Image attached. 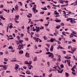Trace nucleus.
<instances>
[{"label": "nucleus", "instance_id": "nucleus-19", "mask_svg": "<svg viewBox=\"0 0 77 77\" xmlns=\"http://www.w3.org/2000/svg\"><path fill=\"white\" fill-rule=\"evenodd\" d=\"M50 42H54L53 38H51L50 39Z\"/></svg>", "mask_w": 77, "mask_h": 77}, {"label": "nucleus", "instance_id": "nucleus-2", "mask_svg": "<svg viewBox=\"0 0 77 77\" xmlns=\"http://www.w3.org/2000/svg\"><path fill=\"white\" fill-rule=\"evenodd\" d=\"M76 19H72V18H68L66 19V21H69V20H70V22L71 23H76V21H75V20Z\"/></svg>", "mask_w": 77, "mask_h": 77}, {"label": "nucleus", "instance_id": "nucleus-60", "mask_svg": "<svg viewBox=\"0 0 77 77\" xmlns=\"http://www.w3.org/2000/svg\"><path fill=\"white\" fill-rule=\"evenodd\" d=\"M3 11H5V12H8V10L6 9H3Z\"/></svg>", "mask_w": 77, "mask_h": 77}, {"label": "nucleus", "instance_id": "nucleus-55", "mask_svg": "<svg viewBox=\"0 0 77 77\" xmlns=\"http://www.w3.org/2000/svg\"><path fill=\"white\" fill-rule=\"evenodd\" d=\"M72 42H76V40L75 39H73L72 40Z\"/></svg>", "mask_w": 77, "mask_h": 77}, {"label": "nucleus", "instance_id": "nucleus-54", "mask_svg": "<svg viewBox=\"0 0 77 77\" xmlns=\"http://www.w3.org/2000/svg\"><path fill=\"white\" fill-rule=\"evenodd\" d=\"M57 44H61V43L59 41H57Z\"/></svg>", "mask_w": 77, "mask_h": 77}, {"label": "nucleus", "instance_id": "nucleus-41", "mask_svg": "<svg viewBox=\"0 0 77 77\" xmlns=\"http://www.w3.org/2000/svg\"><path fill=\"white\" fill-rule=\"evenodd\" d=\"M61 7H64V6H68L67 5H62L61 6Z\"/></svg>", "mask_w": 77, "mask_h": 77}, {"label": "nucleus", "instance_id": "nucleus-45", "mask_svg": "<svg viewBox=\"0 0 77 77\" xmlns=\"http://www.w3.org/2000/svg\"><path fill=\"white\" fill-rule=\"evenodd\" d=\"M4 7V6L3 5H1L0 6V8H3Z\"/></svg>", "mask_w": 77, "mask_h": 77}, {"label": "nucleus", "instance_id": "nucleus-10", "mask_svg": "<svg viewBox=\"0 0 77 77\" xmlns=\"http://www.w3.org/2000/svg\"><path fill=\"white\" fill-rule=\"evenodd\" d=\"M0 18H1V19H2V20H6V18L3 17V15L1 16L0 15Z\"/></svg>", "mask_w": 77, "mask_h": 77}, {"label": "nucleus", "instance_id": "nucleus-34", "mask_svg": "<svg viewBox=\"0 0 77 77\" xmlns=\"http://www.w3.org/2000/svg\"><path fill=\"white\" fill-rule=\"evenodd\" d=\"M61 59H60V58L59 57L58 59L57 60V61H58L59 62H60V61H61Z\"/></svg>", "mask_w": 77, "mask_h": 77}, {"label": "nucleus", "instance_id": "nucleus-40", "mask_svg": "<svg viewBox=\"0 0 77 77\" xmlns=\"http://www.w3.org/2000/svg\"><path fill=\"white\" fill-rule=\"evenodd\" d=\"M44 26H41V27L40 28V30H42V29H44Z\"/></svg>", "mask_w": 77, "mask_h": 77}, {"label": "nucleus", "instance_id": "nucleus-27", "mask_svg": "<svg viewBox=\"0 0 77 77\" xmlns=\"http://www.w3.org/2000/svg\"><path fill=\"white\" fill-rule=\"evenodd\" d=\"M24 34L22 33V34H21L20 35V37L21 38H23V36H24Z\"/></svg>", "mask_w": 77, "mask_h": 77}, {"label": "nucleus", "instance_id": "nucleus-36", "mask_svg": "<svg viewBox=\"0 0 77 77\" xmlns=\"http://www.w3.org/2000/svg\"><path fill=\"white\" fill-rule=\"evenodd\" d=\"M70 48H71V49H72V47L70 46H69L68 47V49H70Z\"/></svg>", "mask_w": 77, "mask_h": 77}, {"label": "nucleus", "instance_id": "nucleus-61", "mask_svg": "<svg viewBox=\"0 0 77 77\" xmlns=\"http://www.w3.org/2000/svg\"><path fill=\"white\" fill-rule=\"evenodd\" d=\"M41 21V22H42V21H44V20H42V19H41L39 20V21Z\"/></svg>", "mask_w": 77, "mask_h": 77}, {"label": "nucleus", "instance_id": "nucleus-49", "mask_svg": "<svg viewBox=\"0 0 77 77\" xmlns=\"http://www.w3.org/2000/svg\"><path fill=\"white\" fill-rule=\"evenodd\" d=\"M46 51H49V49H48V48H46Z\"/></svg>", "mask_w": 77, "mask_h": 77}, {"label": "nucleus", "instance_id": "nucleus-47", "mask_svg": "<svg viewBox=\"0 0 77 77\" xmlns=\"http://www.w3.org/2000/svg\"><path fill=\"white\" fill-rule=\"evenodd\" d=\"M68 52H69V53H72V54H73L74 53L73 52H72L71 51H67Z\"/></svg>", "mask_w": 77, "mask_h": 77}, {"label": "nucleus", "instance_id": "nucleus-51", "mask_svg": "<svg viewBox=\"0 0 77 77\" xmlns=\"http://www.w3.org/2000/svg\"><path fill=\"white\" fill-rule=\"evenodd\" d=\"M30 0H28L26 1V2L27 3H29V2H30Z\"/></svg>", "mask_w": 77, "mask_h": 77}, {"label": "nucleus", "instance_id": "nucleus-22", "mask_svg": "<svg viewBox=\"0 0 77 77\" xmlns=\"http://www.w3.org/2000/svg\"><path fill=\"white\" fill-rule=\"evenodd\" d=\"M5 65H4V67H3V68H4V69H7V67Z\"/></svg>", "mask_w": 77, "mask_h": 77}, {"label": "nucleus", "instance_id": "nucleus-4", "mask_svg": "<svg viewBox=\"0 0 77 77\" xmlns=\"http://www.w3.org/2000/svg\"><path fill=\"white\" fill-rule=\"evenodd\" d=\"M48 57H51V58H53L54 57V55H53V54L52 53H51L48 55Z\"/></svg>", "mask_w": 77, "mask_h": 77}, {"label": "nucleus", "instance_id": "nucleus-9", "mask_svg": "<svg viewBox=\"0 0 77 77\" xmlns=\"http://www.w3.org/2000/svg\"><path fill=\"white\" fill-rule=\"evenodd\" d=\"M53 21H54L56 22H57V23H60L61 22V20H53Z\"/></svg>", "mask_w": 77, "mask_h": 77}, {"label": "nucleus", "instance_id": "nucleus-6", "mask_svg": "<svg viewBox=\"0 0 77 77\" xmlns=\"http://www.w3.org/2000/svg\"><path fill=\"white\" fill-rule=\"evenodd\" d=\"M36 32L37 33L38 32H39V31H40V28H39V27H38V26H36Z\"/></svg>", "mask_w": 77, "mask_h": 77}, {"label": "nucleus", "instance_id": "nucleus-44", "mask_svg": "<svg viewBox=\"0 0 77 77\" xmlns=\"http://www.w3.org/2000/svg\"><path fill=\"white\" fill-rule=\"evenodd\" d=\"M64 32H62V35H64V36H66V34H65L64 33Z\"/></svg>", "mask_w": 77, "mask_h": 77}, {"label": "nucleus", "instance_id": "nucleus-16", "mask_svg": "<svg viewBox=\"0 0 77 77\" xmlns=\"http://www.w3.org/2000/svg\"><path fill=\"white\" fill-rule=\"evenodd\" d=\"M30 71L28 70L26 72V73L27 74H30Z\"/></svg>", "mask_w": 77, "mask_h": 77}, {"label": "nucleus", "instance_id": "nucleus-46", "mask_svg": "<svg viewBox=\"0 0 77 77\" xmlns=\"http://www.w3.org/2000/svg\"><path fill=\"white\" fill-rule=\"evenodd\" d=\"M50 54V52H48L45 53V54Z\"/></svg>", "mask_w": 77, "mask_h": 77}, {"label": "nucleus", "instance_id": "nucleus-63", "mask_svg": "<svg viewBox=\"0 0 77 77\" xmlns=\"http://www.w3.org/2000/svg\"><path fill=\"white\" fill-rule=\"evenodd\" d=\"M58 40L60 41H61V40H62V38H61V37L59 38L58 39Z\"/></svg>", "mask_w": 77, "mask_h": 77}, {"label": "nucleus", "instance_id": "nucleus-5", "mask_svg": "<svg viewBox=\"0 0 77 77\" xmlns=\"http://www.w3.org/2000/svg\"><path fill=\"white\" fill-rule=\"evenodd\" d=\"M33 39H34V40H35L36 42H39V38L35 37H33Z\"/></svg>", "mask_w": 77, "mask_h": 77}, {"label": "nucleus", "instance_id": "nucleus-12", "mask_svg": "<svg viewBox=\"0 0 77 77\" xmlns=\"http://www.w3.org/2000/svg\"><path fill=\"white\" fill-rule=\"evenodd\" d=\"M32 11H33V12H34L35 14H36V12L37 13V12H38V11L36 9H35V10H32Z\"/></svg>", "mask_w": 77, "mask_h": 77}, {"label": "nucleus", "instance_id": "nucleus-15", "mask_svg": "<svg viewBox=\"0 0 77 77\" xmlns=\"http://www.w3.org/2000/svg\"><path fill=\"white\" fill-rule=\"evenodd\" d=\"M53 48H54V47L53 46H51L50 49V51H53Z\"/></svg>", "mask_w": 77, "mask_h": 77}, {"label": "nucleus", "instance_id": "nucleus-8", "mask_svg": "<svg viewBox=\"0 0 77 77\" xmlns=\"http://www.w3.org/2000/svg\"><path fill=\"white\" fill-rule=\"evenodd\" d=\"M64 57L65 58H66V59H71V57H69V56L68 55H67L66 56H65Z\"/></svg>", "mask_w": 77, "mask_h": 77}, {"label": "nucleus", "instance_id": "nucleus-31", "mask_svg": "<svg viewBox=\"0 0 77 77\" xmlns=\"http://www.w3.org/2000/svg\"><path fill=\"white\" fill-rule=\"evenodd\" d=\"M15 17L16 18H18L20 17V16H19V15H15Z\"/></svg>", "mask_w": 77, "mask_h": 77}, {"label": "nucleus", "instance_id": "nucleus-53", "mask_svg": "<svg viewBox=\"0 0 77 77\" xmlns=\"http://www.w3.org/2000/svg\"><path fill=\"white\" fill-rule=\"evenodd\" d=\"M25 39L26 41H29V38H25Z\"/></svg>", "mask_w": 77, "mask_h": 77}, {"label": "nucleus", "instance_id": "nucleus-29", "mask_svg": "<svg viewBox=\"0 0 77 77\" xmlns=\"http://www.w3.org/2000/svg\"><path fill=\"white\" fill-rule=\"evenodd\" d=\"M52 59V60H53V61H55L56 60V59L55 58H53Z\"/></svg>", "mask_w": 77, "mask_h": 77}, {"label": "nucleus", "instance_id": "nucleus-56", "mask_svg": "<svg viewBox=\"0 0 77 77\" xmlns=\"http://www.w3.org/2000/svg\"><path fill=\"white\" fill-rule=\"evenodd\" d=\"M40 14H44V12L42 11L40 12Z\"/></svg>", "mask_w": 77, "mask_h": 77}, {"label": "nucleus", "instance_id": "nucleus-35", "mask_svg": "<svg viewBox=\"0 0 77 77\" xmlns=\"http://www.w3.org/2000/svg\"><path fill=\"white\" fill-rule=\"evenodd\" d=\"M60 25L62 26H65V24H64L63 23H60Z\"/></svg>", "mask_w": 77, "mask_h": 77}, {"label": "nucleus", "instance_id": "nucleus-26", "mask_svg": "<svg viewBox=\"0 0 77 77\" xmlns=\"http://www.w3.org/2000/svg\"><path fill=\"white\" fill-rule=\"evenodd\" d=\"M67 62L68 63H71V61L69 60H67Z\"/></svg>", "mask_w": 77, "mask_h": 77}, {"label": "nucleus", "instance_id": "nucleus-37", "mask_svg": "<svg viewBox=\"0 0 77 77\" xmlns=\"http://www.w3.org/2000/svg\"><path fill=\"white\" fill-rule=\"evenodd\" d=\"M13 27V26L12 25H11L9 27V29H12Z\"/></svg>", "mask_w": 77, "mask_h": 77}, {"label": "nucleus", "instance_id": "nucleus-28", "mask_svg": "<svg viewBox=\"0 0 77 77\" xmlns=\"http://www.w3.org/2000/svg\"><path fill=\"white\" fill-rule=\"evenodd\" d=\"M60 25H58V26H56V28H57V29H59V28H60Z\"/></svg>", "mask_w": 77, "mask_h": 77}, {"label": "nucleus", "instance_id": "nucleus-38", "mask_svg": "<svg viewBox=\"0 0 77 77\" xmlns=\"http://www.w3.org/2000/svg\"><path fill=\"white\" fill-rule=\"evenodd\" d=\"M17 39L18 40H20V37L19 36H17Z\"/></svg>", "mask_w": 77, "mask_h": 77}, {"label": "nucleus", "instance_id": "nucleus-18", "mask_svg": "<svg viewBox=\"0 0 77 77\" xmlns=\"http://www.w3.org/2000/svg\"><path fill=\"white\" fill-rule=\"evenodd\" d=\"M24 63L25 64L29 65V62L28 61H25L24 62Z\"/></svg>", "mask_w": 77, "mask_h": 77}, {"label": "nucleus", "instance_id": "nucleus-32", "mask_svg": "<svg viewBox=\"0 0 77 77\" xmlns=\"http://www.w3.org/2000/svg\"><path fill=\"white\" fill-rule=\"evenodd\" d=\"M8 49H11V50H12L13 49V48L12 47V46H10L8 48Z\"/></svg>", "mask_w": 77, "mask_h": 77}, {"label": "nucleus", "instance_id": "nucleus-50", "mask_svg": "<svg viewBox=\"0 0 77 77\" xmlns=\"http://www.w3.org/2000/svg\"><path fill=\"white\" fill-rule=\"evenodd\" d=\"M46 45L48 46V48H49L50 47V45L49 44H46Z\"/></svg>", "mask_w": 77, "mask_h": 77}, {"label": "nucleus", "instance_id": "nucleus-48", "mask_svg": "<svg viewBox=\"0 0 77 77\" xmlns=\"http://www.w3.org/2000/svg\"><path fill=\"white\" fill-rule=\"evenodd\" d=\"M6 73H10L11 72V71L8 70L6 71Z\"/></svg>", "mask_w": 77, "mask_h": 77}, {"label": "nucleus", "instance_id": "nucleus-14", "mask_svg": "<svg viewBox=\"0 0 77 77\" xmlns=\"http://www.w3.org/2000/svg\"><path fill=\"white\" fill-rule=\"evenodd\" d=\"M16 67L15 68V69H18V67L19 66V65H18L17 64H16L15 65Z\"/></svg>", "mask_w": 77, "mask_h": 77}, {"label": "nucleus", "instance_id": "nucleus-33", "mask_svg": "<svg viewBox=\"0 0 77 77\" xmlns=\"http://www.w3.org/2000/svg\"><path fill=\"white\" fill-rule=\"evenodd\" d=\"M32 61H29V63H28V65H31L32 64Z\"/></svg>", "mask_w": 77, "mask_h": 77}, {"label": "nucleus", "instance_id": "nucleus-43", "mask_svg": "<svg viewBox=\"0 0 77 77\" xmlns=\"http://www.w3.org/2000/svg\"><path fill=\"white\" fill-rule=\"evenodd\" d=\"M74 35H70L69 38H73L74 37Z\"/></svg>", "mask_w": 77, "mask_h": 77}, {"label": "nucleus", "instance_id": "nucleus-30", "mask_svg": "<svg viewBox=\"0 0 77 77\" xmlns=\"http://www.w3.org/2000/svg\"><path fill=\"white\" fill-rule=\"evenodd\" d=\"M60 45H59L58 46L57 48V49L58 50H59V49H60L61 48V46H60Z\"/></svg>", "mask_w": 77, "mask_h": 77}, {"label": "nucleus", "instance_id": "nucleus-23", "mask_svg": "<svg viewBox=\"0 0 77 77\" xmlns=\"http://www.w3.org/2000/svg\"><path fill=\"white\" fill-rule=\"evenodd\" d=\"M4 60L5 62H8V59H6V58H4Z\"/></svg>", "mask_w": 77, "mask_h": 77}, {"label": "nucleus", "instance_id": "nucleus-57", "mask_svg": "<svg viewBox=\"0 0 77 77\" xmlns=\"http://www.w3.org/2000/svg\"><path fill=\"white\" fill-rule=\"evenodd\" d=\"M11 62H17V60H12Z\"/></svg>", "mask_w": 77, "mask_h": 77}, {"label": "nucleus", "instance_id": "nucleus-24", "mask_svg": "<svg viewBox=\"0 0 77 77\" xmlns=\"http://www.w3.org/2000/svg\"><path fill=\"white\" fill-rule=\"evenodd\" d=\"M15 8L16 10H17L18 9V7L17 6V5H16L15 7Z\"/></svg>", "mask_w": 77, "mask_h": 77}, {"label": "nucleus", "instance_id": "nucleus-39", "mask_svg": "<svg viewBox=\"0 0 77 77\" xmlns=\"http://www.w3.org/2000/svg\"><path fill=\"white\" fill-rule=\"evenodd\" d=\"M74 68H72L71 69L72 71V72H75V70H74Z\"/></svg>", "mask_w": 77, "mask_h": 77}, {"label": "nucleus", "instance_id": "nucleus-3", "mask_svg": "<svg viewBox=\"0 0 77 77\" xmlns=\"http://www.w3.org/2000/svg\"><path fill=\"white\" fill-rule=\"evenodd\" d=\"M59 1V3H61V4H63V3H63L64 2H65V3H68V1H65L63 0H60V1Z\"/></svg>", "mask_w": 77, "mask_h": 77}, {"label": "nucleus", "instance_id": "nucleus-1", "mask_svg": "<svg viewBox=\"0 0 77 77\" xmlns=\"http://www.w3.org/2000/svg\"><path fill=\"white\" fill-rule=\"evenodd\" d=\"M16 43L17 45H18V48L17 49H19L20 50L21 49L24 48V46L22 45L23 42H24L23 40H20L18 41H16Z\"/></svg>", "mask_w": 77, "mask_h": 77}, {"label": "nucleus", "instance_id": "nucleus-42", "mask_svg": "<svg viewBox=\"0 0 77 77\" xmlns=\"http://www.w3.org/2000/svg\"><path fill=\"white\" fill-rule=\"evenodd\" d=\"M60 66L61 68H63L64 67V66H63V64L60 65Z\"/></svg>", "mask_w": 77, "mask_h": 77}, {"label": "nucleus", "instance_id": "nucleus-25", "mask_svg": "<svg viewBox=\"0 0 77 77\" xmlns=\"http://www.w3.org/2000/svg\"><path fill=\"white\" fill-rule=\"evenodd\" d=\"M41 9H43V10H44L45 11L47 10V8H41Z\"/></svg>", "mask_w": 77, "mask_h": 77}, {"label": "nucleus", "instance_id": "nucleus-11", "mask_svg": "<svg viewBox=\"0 0 77 77\" xmlns=\"http://www.w3.org/2000/svg\"><path fill=\"white\" fill-rule=\"evenodd\" d=\"M32 68H33L32 65H28V68L29 69H32Z\"/></svg>", "mask_w": 77, "mask_h": 77}, {"label": "nucleus", "instance_id": "nucleus-13", "mask_svg": "<svg viewBox=\"0 0 77 77\" xmlns=\"http://www.w3.org/2000/svg\"><path fill=\"white\" fill-rule=\"evenodd\" d=\"M33 8H32V11L33 10H35V9H36V5H34L33 6Z\"/></svg>", "mask_w": 77, "mask_h": 77}, {"label": "nucleus", "instance_id": "nucleus-62", "mask_svg": "<svg viewBox=\"0 0 77 77\" xmlns=\"http://www.w3.org/2000/svg\"><path fill=\"white\" fill-rule=\"evenodd\" d=\"M36 36L37 37L39 38V34L36 35Z\"/></svg>", "mask_w": 77, "mask_h": 77}, {"label": "nucleus", "instance_id": "nucleus-20", "mask_svg": "<svg viewBox=\"0 0 77 77\" xmlns=\"http://www.w3.org/2000/svg\"><path fill=\"white\" fill-rule=\"evenodd\" d=\"M36 60H37V57H35L33 61H36Z\"/></svg>", "mask_w": 77, "mask_h": 77}, {"label": "nucleus", "instance_id": "nucleus-17", "mask_svg": "<svg viewBox=\"0 0 77 77\" xmlns=\"http://www.w3.org/2000/svg\"><path fill=\"white\" fill-rule=\"evenodd\" d=\"M54 14L55 15H59V13H57V11H54Z\"/></svg>", "mask_w": 77, "mask_h": 77}, {"label": "nucleus", "instance_id": "nucleus-21", "mask_svg": "<svg viewBox=\"0 0 77 77\" xmlns=\"http://www.w3.org/2000/svg\"><path fill=\"white\" fill-rule=\"evenodd\" d=\"M24 52L22 50H21L19 52V54H23Z\"/></svg>", "mask_w": 77, "mask_h": 77}, {"label": "nucleus", "instance_id": "nucleus-58", "mask_svg": "<svg viewBox=\"0 0 77 77\" xmlns=\"http://www.w3.org/2000/svg\"><path fill=\"white\" fill-rule=\"evenodd\" d=\"M47 64L49 66H50V62H47Z\"/></svg>", "mask_w": 77, "mask_h": 77}, {"label": "nucleus", "instance_id": "nucleus-59", "mask_svg": "<svg viewBox=\"0 0 77 77\" xmlns=\"http://www.w3.org/2000/svg\"><path fill=\"white\" fill-rule=\"evenodd\" d=\"M44 39L45 40H47V38H46L45 36H44Z\"/></svg>", "mask_w": 77, "mask_h": 77}, {"label": "nucleus", "instance_id": "nucleus-52", "mask_svg": "<svg viewBox=\"0 0 77 77\" xmlns=\"http://www.w3.org/2000/svg\"><path fill=\"white\" fill-rule=\"evenodd\" d=\"M47 7L48 8V9H51V7L50 5H48Z\"/></svg>", "mask_w": 77, "mask_h": 77}, {"label": "nucleus", "instance_id": "nucleus-7", "mask_svg": "<svg viewBox=\"0 0 77 77\" xmlns=\"http://www.w3.org/2000/svg\"><path fill=\"white\" fill-rule=\"evenodd\" d=\"M29 54H30L29 53H28L27 52H26L25 55V56L26 57H28V58H29L30 57V56H29Z\"/></svg>", "mask_w": 77, "mask_h": 77}, {"label": "nucleus", "instance_id": "nucleus-64", "mask_svg": "<svg viewBox=\"0 0 77 77\" xmlns=\"http://www.w3.org/2000/svg\"><path fill=\"white\" fill-rule=\"evenodd\" d=\"M51 76H52V74H50V75L49 76V77H51Z\"/></svg>", "mask_w": 77, "mask_h": 77}]
</instances>
